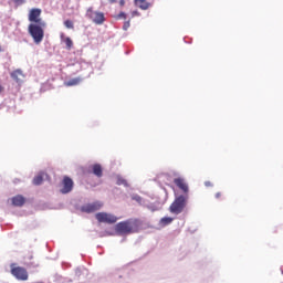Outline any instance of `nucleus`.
Masks as SVG:
<instances>
[{"mask_svg": "<svg viewBox=\"0 0 283 283\" xmlns=\"http://www.w3.org/2000/svg\"><path fill=\"white\" fill-rule=\"evenodd\" d=\"M46 23H41V24H29V34L32 36L34 43L39 45L43 41V36H45V28Z\"/></svg>", "mask_w": 283, "mask_h": 283, "instance_id": "1", "label": "nucleus"}, {"mask_svg": "<svg viewBox=\"0 0 283 283\" xmlns=\"http://www.w3.org/2000/svg\"><path fill=\"white\" fill-rule=\"evenodd\" d=\"M187 202H189V195H180L176 197L169 207L170 213H175L176 216L182 213L187 207Z\"/></svg>", "mask_w": 283, "mask_h": 283, "instance_id": "2", "label": "nucleus"}, {"mask_svg": "<svg viewBox=\"0 0 283 283\" xmlns=\"http://www.w3.org/2000/svg\"><path fill=\"white\" fill-rule=\"evenodd\" d=\"M86 17L95 23V25H103L105 23V13L101 11H94V8L90 7L86 11Z\"/></svg>", "mask_w": 283, "mask_h": 283, "instance_id": "3", "label": "nucleus"}, {"mask_svg": "<svg viewBox=\"0 0 283 283\" xmlns=\"http://www.w3.org/2000/svg\"><path fill=\"white\" fill-rule=\"evenodd\" d=\"M11 275L15 277V280H20L21 282L28 281V270L25 268L17 266L15 263H11Z\"/></svg>", "mask_w": 283, "mask_h": 283, "instance_id": "4", "label": "nucleus"}, {"mask_svg": "<svg viewBox=\"0 0 283 283\" xmlns=\"http://www.w3.org/2000/svg\"><path fill=\"white\" fill-rule=\"evenodd\" d=\"M95 218L99 222H104L106 224H116L118 222V218L114 214H109L107 212H98L95 214Z\"/></svg>", "mask_w": 283, "mask_h": 283, "instance_id": "5", "label": "nucleus"}, {"mask_svg": "<svg viewBox=\"0 0 283 283\" xmlns=\"http://www.w3.org/2000/svg\"><path fill=\"white\" fill-rule=\"evenodd\" d=\"M115 231L120 235H127V233H134V228L129 221H122L115 226Z\"/></svg>", "mask_w": 283, "mask_h": 283, "instance_id": "6", "label": "nucleus"}, {"mask_svg": "<svg viewBox=\"0 0 283 283\" xmlns=\"http://www.w3.org/2000/svg\"><path fill=\"white\" fill-rule=\"evenodd\" d=\"M29 21L31 24H35V25L45 23V21L41 19V9H31L29 12Z\"/></svg>", "mask_w": 283, "mask_h": 283, "instance_id": "7", "label": "nucleus"}, {"mask_svg": "<svg viewBox=\"0 0 283 283\" xmlns=\"http://www.w3.org/2000/svg\"><path fill=\"white\" fill-rule=\"evenodd\" d=\"M102 207H103V202L95 201L93 203H86V205L82 206L81 211L83 213H94V211L101 210Z\"/></svg>", "mask_w": 283, "mask_h": 283, "instance_id": "8", "label": "nucleus"}, {"mask_svg": "<svg viewBox=\"0 0 283 283\" xmlns=\"http://www.w3.org/2000/svg\"><path fill=\"white\" fill-rule=\"evenodd\" d=\"M174 184L176 185V187H178V189H180V191H182L184 196H189V185L187 184L185 178H175Z\"/></svg>", "mask_w": 283, "mask_h": 283, "instance_id": "9", "label": "nucleus"}, {"mask_svg": "<svg viewBox=\"0 0 283 283\" xmlns=\"http://www.w3.org/2000/svg\"><path fill=\"white\" fill-rule=\"evenodd\" d=\"M74 189V181L72 178L65 176L62 180L61 193H70Z\"/></svg>", "mask_w": 283, "mask_h": 283, "instance_id": "10", "label": "nucleus"}, {"mask_svg": "<svg viewBox=\"0 0 283 283\" xmlns=\"http://www.w3.org/2000/svg\"><path fill=\"white\" fill-rule=\"evenodd\" d=\"M13 207H23L25 205V197L21 195H17L11 199Z\"/></svg>", "mask_w": 283, "mask_h": 283, "instance_id": "11", "label": "nucleus"}, {"mask_svg": "<svg viewBox=\"0 0 283 283\" xmlns=\"http://www.w3.org/2000/svg\"><path fill=\"white\" fill-rule=\"evenodd\" d=\"M11 78H13V81H15L17 83L23 82V78H24L23 71L21 70L13 71L11 73Z\"/></svg>", "mask_w": 283, "mask_h": 283, "instance_id": "12", "label": "nucleus"}, {"mask_svg": "<svg viewBox=\"0 0 283 283\" xmlns=\"http://www.w3.org/2000/svg\"><path fill=\"white\" fill-rule=\"evenodd\" d=\"M135 6L140 10H149L151 3L147 2V0H135Z\"/></svg>", "mask_w": 283, "mask_h": 283, "instance_id": "13", "label": "nucleus"}, {"mask_svg": "<svg viewBox=\"0 0 283 283\" xmlns=\"http://www.w3.org/2000/svg\"><path fill=\"white\" fill-rule=\"evenodd\" d=\"M92 169L94 176H96L97 178H103V167L101 166V164H94L92 166Z\"/></svg>", "mask_w": 283, "mask_h": 283, "instance_id": "14", "label": "nucleus"}, {"mask_svg": "<svg viewBox=\"0 0 283 283\" xmlns=\"http://www.w3.org/2000/svg\"><path fill=\"white\" fill-rule=\"evenodd\" d=\"M81 83V77H74L65 82L66 87H74V85H78Z\"/></svg>", "mask_w": 283, "mask_h": 283, "instance_id": "15", "label": "nucleus"}, {"mask_svg": "<svg viewBox=\"0 0 283 283\" xmlns=\"http://www.w3.org/2000/svg\"><path fill=\"white\" fill-rule=\"evenodd\" d=\"M64 43L66 45V50H72L74 46V42L72 41V38H64Z\"/></svg>", "mask_w": 283, "mask_h": 283, "instance_id": "16", "label": "nucleus"}, {"mask_svg": "<svg viewBox=\"0 0 283 283\" xmlns=\"http://www.w3.org/2000/svg\"><path fill=\"white\" fill-rule=\"evenodd\" d=\"M43 184V175H38L33 178V185L39 186Z\"/></svg>", "mask_w": 283, "mask_h": 283, "instance_id": "17", "label": "nucleus"}, {"mask_svg": "<svg viewBox=\"0 0 283 283\" xmlns=\"http://www.w3.org/2000/svg\"><path fill=\"white\" fill-rule=\"evenodd\" d=\"M160 222L166 227V224H171L174 222V218L165 217V218H161Z\"/></svg>", "mask_w": 283, "mask_h": 283, "instance_id": "18", "label": "nucleus"}, {"mask_svg": "<svg viewBox=\"0 0 283 283\" xmlns=\"http://www.w3.org/2000/svg\"><path fill=\"white\" fill-rule=\"evenodd\" d=\"M64 25L67 30H74V22L72 20L64 21Z\"/></svg>", "mask_w": 283, "mask_h": 283, "instance_id": "19", "label": "nucleus"}, {"mask_svg": "<svg viewBox=\"0 0 283 283\" xmlns=\"http://www.w3.org/2000/svg\"><path fill=\"white\" fill-rule=\"evenodd\" d=\"M11 2L15 6V8H19L25 3V0H11Z\"/></svg>", "mask_w": 283, "mask_h": 283, "instance_id": "20", "label": "nucleus"}, {"mask_svg": "<svg viewBox=\"0 0 283 283\" xmlns=\"http://www.w3.org/2000/svg\"><path fill=\"white\" fill-rule=\"evenodd\" d=\"M116 185H124L126 187L127 180L123 179L122 177L117 178Z\"/></svg>", "mask_w": 283, "mask_h": 283, "instance_id": "21", "label": "nucleus"}, {"mask_svg": "<svg viewBox=\"0 0 283 283\" xmlns=\"http://www.w3.org/2000/svg\"><path fill=\"white\" fill-rule=\"evenodd\" d=\"M129 25H130L129 21L124 22L123 30L125 31L129 30Z\"/></svg>", "mask_w": 283, "mask_h": 283, "instance_id": "22", "label": "nucleus"}, {"mask_svg": "<svg viewBox=\"0 0 283 283\" xmlns=\"http://www.w3.org/2000/svg\"><path fill=\"white\" fill-rule=\"evenodd\" d=\"M118 18H119V19H127V14H126L125 12H120V13L118 14Z\"/></svg>", "mask_w": 283, "mask_h": 283, "instance_id": "23", "label": "nucleus"}, {"mask_svg": "<svg viewBox=\"0 0 283 283\" xmlns=\"http://www.w3.org/2000/svg\"><path fill=\"white\" fill-rule=\"evenodd\" d=\"M214 198H217V200H220L222 198V192H217L214 195Z\"/></svg>", "mask_w": 283, "mask_h": 283, "instance_id": "24", "label": "nucleus"}, {"mask_svg": "<svg viewBox=\"0 0 283 283\" xmlns=\"http://www.w3.org/2000/svg\"><path fill=\"white\" fill-rule=\"evenodd\" d=\"M132 17H140V13L138 11H133Z\"/></svg>", "mask_w": 283, "mask_h": 283, "instance_id": "25", "label": "nucleus"}, {"mask_svg": "<svg viewBox=\"0 0 283 283\" xmlns=\"http://www.w3.org/2000/svg\"><path fill=\"white\" fill-rule=\"evenodd\" d=\"M205 186H206V187H213V182H211V181H206V182H205Z\"/></svg>", "mask_w": 283, "mask_h": 283, "instance_id": "26", "label": "nucleus"}, {"mask_svg": "<svg viewBox=\"0 0 283 283\" xmlns=\"http://www.w3.org/2000/svg\"><path fill=\"white\" fill-rule=\"evenodd\" d=\"M119 6H125V0H119Z\"/></svg>", "mask_w": 283, "mask_h": 283, "instance_id": "27", "label": "nucleus"}, {"mask_svg": "<svg viewBox=\"0 0 283 283\" xmlns=\"http://www.w3.org/2000/svg\"><path fill=\"white\" fill-rule=\"evenodd\" d=\"M109 3H116V0H108Z\"/></svg>", "mask_w": 283, "mask_h": 283, "instance_id": "28", "label": "nucleus"}, {"mask_svg": "<svg viewBox=\"0 0 283 283\" xmlns=\"http://www.w3.org/2000/svg\"><path fill=\"white\" fill-rule=\"evenodd\" d=\"M1 92H3V86H1V84H0V94H1Z\"/></svg>", "mask_w": 283, "mask_h": 283, "instance_id": "29", "label": "nucleus"}, {"mask_svg": "<svg viewBox=\"0 0 283 283\" xmlns=\"http://www.w3.org/2000/svg\"><path fill=\"white\" fill-rule=\"evenodd\" d=\"M0 52H1V45H0Z\"/></svg>", "mask_w": 283, "mask_h": 283, "instance_id": "30", "label": "nucleus"}]
</instances>
